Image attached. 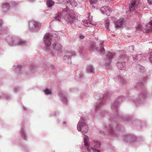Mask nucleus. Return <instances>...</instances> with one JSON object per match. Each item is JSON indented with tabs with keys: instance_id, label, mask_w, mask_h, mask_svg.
I'll use <instances>...</instances> for the list:
<instances>
[{
	"instance_id": "f257e3e1",
	"label": "nucleus",
	"mask_w": 152,
	"mask_h": 152,
	"mask_svg": "<svg viewBox=\"0 0 152 152\" xmlns=\"http://www.w3.org/2000/svg\"><path fill=\"white\" fill-rule=\"evenodd\" d=\"M78 131H81L83 134L87 132L88 129L87 125L84 122L80 121L77 126Z\"/></svg>"
},
{
	"instance_id": "f03ea898",
	"label": "nucleus",
	"mask_w": 152,
	"mask_h": 152,
	"mask_svg": "<svg viewBox=\"0 0 152 152\" xmlns=\"http://www.w3.org/2000/svg\"><path fill=\"white\" fill-rule=\"evenodd\" d=\"M64 18L68 23H71L74 20L76 19V18L75 16L74 12L72 11L65 16Z\"/></svg>"
},
{
	"instance_id": "7ed1b4c3",
	"label": "nucleus",
	"mask_w": 152,
	"mask_h": 152,
	"mask_svg": "<svg viewBox=\"0 0 152 152\" xmlns=\"http://www.w3.org/2000/svg\"><path fill=\"white\" fill-rule=\"evenodd\" d=\"M52 37L51 35L49 34H46L45 35L44 40L45 43L47 46H49L51 45Z\"/></svg>"
},
{
	"instance_id": "20e7f679",
	"label": "nucleus",
	"mask_w": 152,
	"mask_h": 152,
	"mask_svg": "<svg viewBox=\"0 0 152 152\" xmlns=\"http://www.w3.org/2000/svg\"><path fill=\"white\" fill-rule=\"evenodd\" d=\"M40 26L39 23L34 20L31 21L29 23L30 28L31 30L36 28L39 27Z\"/></svg>"
},
{
	"instance_id": "39448f33",
	"label": "nucleus",
	"mask_w": 152,
	"mask_h": 152,
	"mask_svg": "<svg viewBox=\"0 0 152 152\" xmlns=\"http://www.w3.org/2000/svg\"><path fill=\"white\" fill-rule=\"evenodd\" d=\"M136 2V0H133L129 4V8L130 11L133 12L135 10L138 9V5Z\"/></svg>"
},
{
	"instance_id": "423d86ee",
	"label": "nucleus",
	"mask_w": 152,
	"mask_h": 152,
	"mask_svg": "<svg viewBox=\"0 0 152 152\" xmlns=\"http://www.w3.org/2000/svg\"><path fill=\"white\" fill-rule=\"evenodd\" d=\"M100 10L102 12L104 13L108 16L110 15L111 12L110 8L107 6L102 7L100 8Z\"/></svg>"
},
{
	"instance_id": "0eeeda50",
	"label": "nucleus",
	"mask_w": 152,
	"mask_h": 152,
	"mask_svg": "<svg viewBox=\"0 0 152 152\" xmlns=\"http://www.w3.org/2000/svg\"><path fill=\"white\" fill-rule=\"evenodd\" d=\"M124 19L123 18H120L115 23V27L117 28H121L124 23Z\"/></svg>"
},
{
	"instance_id": "6e6552de",
	"label": "nucleus",
	"mask_w": 152,
	"mask_h": 152,
	"mask_svg": "<svg viewBox=\"0 0 152 152\" xmlns=\"http://www.w3.org/2000/svg\"><path fill=\"white\" fill-rule=\"evenodd\" d=\"M84 142L85 145L87 149V151L89 152L91 151V149H90L89 146L88 145V137L86 136L85 135L84 138Z\"/></svg>"
},
{
	"instance_id": "1a4fd4ad",
	"label": "nucleus",
	"mask_w": 152,
	"mask_h": 152,
	"mask_svg": "<svg viewBox=\"0 0 152 152\" xmlns=\"http://www.w3.org/2000/svg\"><path fill=\"white\" fill-rule=\"evenodd\" d=\"M53 46L54 49L59 50L62 48V46L61 45L58 43H54L53 45Z\"/></svg>"
},
{
	"instance_id": "9d476101",
	"label": "nucleus",
	"mask_w": 152,
	"mask_h": 152,
	"mask_svg": "<svg viewBox=\"0 0 152 152\" xmlns=\"http://www.w3.org/2000/svg\"><path fill=\"white\" fill-rule=\"evenodd\" d=\"M83 23L84 25L86 26H88V24H91L93 25H96L92 20L90 21H89L86 20H84L83 21Z\"/></svg>"
},
{
	"instance_id": "9b49d317",
	"label": "nucleus",
	"mask_w": 152,
	"mask_h": 152,
	"mask_svg": "<svg viewBox=\"0 0 152 152\" xmlns=\"http://www.w3.org/2000/svg\"><path fill=\"white\" fill-rule=\"evenodd\" d=\"M47 3L48 6L50 7L54 5V2L52 0H48Z\"/></svg>"
},
{
	"instance_id": "f8f14e48",
	"label": "nucleus",
	"mask_w": 152,
	"mask_h": 152,
	"mask_svg": "<svg viewBox=\"0 0 152 152\" xmlns=\"http://www.w3.org/2000/svg\"><path fill=\"white\" fill-rule=\"evenodd\" d=\"M61 13L60 12H58L57 15L55 17V19L56 20L60 21L61 18Z\"/></svg>"
},
{
	"instance_id": "ddd939ff",
	"label": "nucleus",
	"mask_w": 152,
	"mask_h": 152,
	"mask_svg": "<svg viewBox=\"0 0 152 152\" xmlns=\"http://www.w3.org/2000/svg\"><path fill=\"white\" fill-rule=\"evenodd\" d=\"M89 1L90 4L93 7L97 4L98 1V0H89Z\"/></svg>"
},
{
	"instance_id": "4468645a",
	"label": "nucleus",
	"mask_w": 152,
	"mask_h": 152,
	"mask_svg": "<svg viewBox=\"0 0 152 152\" xmlns=\"http://www.w3.org/2000/svg\"><path fill=\"white\" fill-rule=\"evenodd\" d=\"M10 7V4L8 3H4L2 5V7L3 8H6L7 9H8Z\"/></svg>"
},
{
	"instance_id": "2eb2a0df",
	"label": "nucleus",
	"mask_w": 152,
	"mask_h": 152,
	"mask_svg": "<svg viewBox=\"0 0 152 152\" xmlns=\"http://www.w3.org/2000/svg\"><path fill=\"white\" fill-rule=\"evenodd\" d=\"M70 4L72 7L75 6L76 4V1L74 0H72L69 1Z\"/></svg>"
},
{
	"instance_id": "dca6fc26",
	"label": "nucleus",
	"mask_w": 152,
	"mask_h": 152,
	"mask_svg": "<svg viewBox=\"0 0 152 152\" xmlns=\"http://www.w3.org/2000/svg\"><path fill=\"white\" fill-rule=\"evenodd\" d=\"M117 66L118 68L120 69H123L124 68L123 64L120 63H119L118 64Z\"/></svg>"
},
{
	"instance_id": "f3484780",
	"label": "nucleus",
	"mask_w": 152,
	"mask_h": 152,
	"mask_svg": "<svg viewBox=\"0 0 152 152\" xmlns=\"http://www.w3.org/2000/svg\"><path fill=\"white\" fill-rule=\"evenodd\" d=\"M115 55L114 53H112L110 52H109L108 53L107 56L110 59H111Z\"/></svg>"
},
{
	"instance_id": "a211bd4d",
	"label": "nucleus",
	"mask_w": 152,
	"mask_h": 152,
	"mask_svg": "<svg viewBox=\"0 0 152 152\" xmlns=\"http://www.w3.org/2000/svg\"><path fill=\"white\" fill-rule=\"evenodd\" d=\"M88 70L90 72H93V69L92 66H90L88 67Z\"/></svg>"
},
{
	"instance_id": "6ab92c4d",
	"label": "nucleus",
	"mask_w": 152,
	"mask_h": 152,
	"mask_svg": "<svg viewBox=\"0 0 152 152\" xmlns=\"http://www.w3.org/2000/svg\"><path fill=\"white\" fill-rule=\"evenodd\" d=\"M94 144H95L94 146L96 148H98L100 146L99 143L97 141H94Z\"/></svg>"
},
{
	"instance_id": "aec40b11",
	"label": "nucleus",
	"mask_w": 152,
	"mask_h": 152,
	"mask_svg": "<svg viewBox=\"0 0 152 152\" xmlns=\"http://www.w3.org/2000/svg\"><path fill=\"white\" fill-rule=\"evenodd\" d=\"M44 91L45 93L47 94H51V91L50 90H48V89H46L45 91Z\"/></svg>"
},
{
	"instance_id": "412c9836",
	"label": "nucleus",
	"mask_w": 152,
	"mask_h": 152,
	"mask_svg": "<svg viewBox=\"0 0 152 152\" xmlns=\"http://www.w3.org/2000/svg\"><path fill=\"white\" fill-rule=\"evenodd\" d=\"M100 51L101 53H104V49L103 48V46L102 45L100 46Z\"/></svg>"
},
{
	"instance_id": "4be33fe9",
	"label": "nucleus",
	"mask_w": 152,
	"mask_h": 152,
	"mask_svg": "<svg viewBox=\"0 0 152 152\" xmlns=\"http://www.w3.org/2000/svg\"><path fill=\"white\" fill-rule=\"evenodd\" d=\"M20 44L22 45H25L26 42L23 40H20L19 42Z\"/></svg>"
},
{
	"instance_id": "5701e85b",
	"label": "nucleus",
	"mask_w": 152,
	"mask_h": 152,
	"mask_svg": "<svg viewBox=\"0 0 152 152\" xmlns=\"http://www.w3.org/2000/svg\"><path fill=\"white\" fill-rule=\"evenodd\" d=\"M148 28H152V20L149 22L148 25L147 26Z\"/></svg>"
},
{
	"instance_id": "b1692460",
	"label": "nucleus",
	"mask_w": 152,
	"mask_h": 152,
	"mask_svg": "<svg viewBox=\"0 0 152 152\" xmlns=\"http://www.w3.org/2000/svg\"><path fill=\"white\" fill-rule=\"evenodd\" d=\"M90 148L91 149V150L94 152H99V151L98 150H96L95 148H93V147H90Z\"/></svg>"
},
{
	"instance_id": "393cba45",
	"label": "nucleus",
	"mask_w": 152,
	"mask_h": 152,
	"mask_svg": "<svg viewBox=\"0 0 152 152\" xmlns=\"http://www.w3.org/2000/svg\"><path fill=\"white\" fill-rule=\"evenodd\" d=\"M110 132H109L108 133V134L110 135H112L113 134V132L112 129L110 128Z\"/></svg>"
},
{
	"instance_id": "a878e982",
	"label": "nucleus",
	"mask_w": 152,
	"mask_h": 152,
	"mask_svg": "<svg viewBox=\"0 0 152 152\" xmlns=\"http://www.w3.org/2000/svg\"><path fill=\"white\" fill-rule=\"evenodd\" d=\"M109 25V23L108 22H106L105 24V26L107 29H108Z\"/></svg>"
},
{
	"instance_id": "bb28decb",
	"label": "nucleus",
	"mask_w": 152,
	"mask_h": 152,
	"mask_svg": "<svg viewBox=\"0 0 152 152\" xmlns=\"http://www.w3.org/2000/svg\"><path fill=\"white\" fill-rule=\"evenodd\" d=\"M148 2L150 4H152V0H147Z\"/></svg>"
},
{
	"instance_id": "cd10ccee",
	"label": "nucleus",
	"mask_w": 152,
	"mask_h": 152,
	"mask_svg": "<svg viewBox=\"0 0 152 152\" xmlns=\"http://www.w3.org/2000/svg\"><path fill=\"white\" fill-rule=\"evenodd\" d=\"M150 61L152 63V56H151L149 58Z\"/></svg>"
},
{
	"instance_id": "c85d7f7f",
	"label": "nucleus",
	"mask_w": 152,
	"mask_h": 152,
	"mask_svg": "<svg viewBox=\"0 0 152 152\" xmlns=\"http://www.w3.org/2000/svg\"><path fill=\"white\" fill-rule=\"evenodd\" d=\"M136 58H133V60H134V61H136L137 60V57L136 56Z\"/></svg>"
},
{
	"instance_id": "c756f323",
	"label": "nucleus",
	"mask_w": 152,
	"mask_h": 152,
	"mask_svg": "<svg viewBox=\"0 0 152 152\" xmlns=\"http://www.w3.org/2000/svg\"><path fill=\"white\" fill-rule=\"evenodd\" d=\"M80 39H82L84 38V37L83 36H80Z\"/></svg>"
}]
</instances>
